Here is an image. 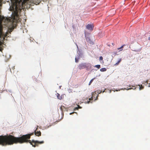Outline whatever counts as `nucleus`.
Listing matches in <instances>:
<instances>
[{
    "label": "nucleus",
    "instance_id": "obj_1",
    "mask_svg": "<svg viewBox=\"0 0 150 150\" xmlns=\"http://www.w3.org/2000/svg\"><path fill=\"white\" fill-rule=\"evenodd\" d=\"M20 138H16L13 136L9 135L8 136L5 135L0 136V145H6L13 144L14 143H16Z\"/></svg>",
    "mask_w": 150,
    "mask_h": 150
},
{
    "label": "nucleus",
    "instance_id": "obj_2",
    "mask_svg": "<svg viewBox=\"0 0 150 150\" xmlns=\"http://www.w3.org/2000/svg\"><path fill=\"white\" fill-rule=\"evenodd\" d=\"M33 133L26 135H23L22 136L20 137H16V138H20V139H19L16 143H14V144H17L19 143L20 144L23 143L24 142H29L34 147H35L36 146H38V144H42L44 143V141L39 142L38 141H35L33 140L32 141L31 140H28V139H30V136L33 135Z\"/></svg>",
    "mask_w": 150,
    "mask_h": 150
},
{
    "label": "nucleus",
    "instance_id": "obj_3",
    "mask_svg": "<svg viewBox=\"0 0 150 150\" xmlns=\"http://www.w3.org/2000/svg\"><path fill=\"white\" fill-rule=\"evenodd\" d=\"M88 64L86 63H82L79 64L78 66V68L80 70L84 68L88 69Z\"/></svg>",
    "mask_w": 150,
    "mask_h": 150
},
{
    "label": "nucleus",
    "instance_id": "obj_4",
    "mask_svg": "<svg viewBox=\"0 0 150 150\" xmlns=\"http://www.w3.org/2000/svg\"><path fill=\"white\" fill-rule=\"evenodd\" d=\"M85 38H86V41L90 44L93 45V42L91 41L90 38L88 37H87L86 35H85Z\"/></svg>",
    "mask_w": 150,
    "mask_h": 150
},
{
    "label": "nucleus",
    "instance_id": "obj_5",
    "mask_svg": "<svg viewBox=\"0 0 150 150\" xmlns=\"http://www.w3.org/2000/svg\"><path fill=\"white\" fill-rule=\"evenodd\" d=\"M86 28L90 30H93L94 26L93 25L88 24L86 26Z\"/></svg>",
    "mask_w": 150,
    "mask_h": 150
},
{
    "label": "nucleus",
    "instance_id": "obj_6",
    "mask_svg": "<svg viewBox=\"0 0 150 150\" xmlns=\"http://www.w3.org/2000/svg\"><path fill=\"white\" fill-rule=\"evenodd\" d=\"M57 98L58 99H59L61 100L63 99V98H64V95H62L61 96H60V95L58 93H57Z\"/></svg>",
    "mask_w": 150,
    "mask_h": 150
},
{
    "label": "nucleus",
    "instance_id": "obj_7",
    "mask_svg": "<svg viewBox=\"0 0 150 150\" xmlns=\"http://www.w3.org/2000/svg\"><path fill=\"white\" fill-rule=\"evenodd\" d=\"M37 129H36L35 131V134L36 136H41V132H40V131H37Z\"/></svg>",
    "mask_w": 150,
    "mask_h": 150
},
{
    "label": "nucleus",
    "instance_id": "obj_8",
    "mask_svg": "<svg viewBox=\"0 0 150 150\" xmlns=\"http://www.w3.org/2000/svg\"><path fill=\"white\" fill-rule=\"evenodd\" d=\"M125 46V45L124 44L123 45H122V46L118 48L117 49L118 50H120L119 51H122L123 50L122 48H123Z\"/></svg>",
    "mask_w": 150,
    "mask_h": 150
},
{
    "label": "nucleus",
    "instance_id": "obj_9",
    "mask_svg": "<svg viewBox=\"0 0 150 150\" xmlns=\"http://www.w3.org/2000/svg\"><path fill=\"white\" fill-rule=\"evenodd\" d=\"M121 60L122 59L121 58L115 64V66L119 64V63L121 62Z\"/></svg>",
    "mask_w": 150,
    "mask_h": 150
},
{
    "label": "nucleus",
    "instance_id": "obj_10",
    "mask_svg": "<svg viewBox=\"0 0 150 150\" xmlns=\"http://www.w3.org/2000/svg\"><path fill=\"white\" fill-rule=\"evenodd\" d=\"M106 69L105 68H103L100 69V71L103 72L106 71Z\"/></svg>",
    "mask_w": 150,
    "mask_h": 150
},
{
    "label": "nucleus",
    "instance_id": "obj_11",
    "mask_svg": "<svg viewBox=\"0 0 150 150\" xmlns=\"http://www.w3.org/2000/svg\"><path fill=\"white\" fill-rule=\"evenodd\" d=\"M138 86H139V90H142V89H143L144 88V87L142 86V84L141 85H138Z\"/></svg>",
    "mask_w": 150,
    "mask_h": 150
},
{
    "label": "nucleus",
    "instance_id": "obj_12",
    "mask_svg": "<svg viewBox=\"0 0 150 150\" xmlns=\"http://www.w3.org/2000/svg\"><path fill=\"white\" fill-rule=\"evenodd\" d=\"M94 67L97 68L98 69H99L100 68V65H97L95 66Z\"/></svg>",
    "mask_w": 150,
    "mask_h": 150
},
{
    "label": "nucleus",
    "instance_id": "obj_13",
    "mask_svg": "<svg viewBox=\"0 0 150 150\" xmlns=\"http://www.w3.org/2000/svg\"><path fill=\"white\" fill-rule=\"evenodd\" d=\"M81 108V107L80 106L78 105V107H76L74 109V110H78V108Z\"/></svg>",
    "mask_w": 150,
    "mask_h": 150
},
{
    "label": "nucleus",
    "instance_id": "obj_14",
    "mask_svg": "<svg viewBox=\"0 0 150 150\" xmlns=\"http://www.w3.org/2000/svg\"><path fill=\"white\" fill-rule=\"evenodd\" d=\"M94 78H93V79H92L90 81L89 83V85H90L91 84V83L92 82L93 80H94Z\"/></svg>",
    "mask_w": 150,
    "mask_h": 150
},
{
    "label": "nucleus",
    "instance_id": "obj_15",
    "mask_svg": "<svg viewBox=\"0 0 150 150\" xmlns=\"http://www.w3.org/2000/svg\"><path fill=\"white\" fill-rule=\"evenodd\" d=\"M79 59V58H77V57H76L75 58V62L76 63L77 62H78V59Z\"/></svg>",
    "mask_w": 150,
    "mask_h": 150
},
{
    "label": "nucleus",
    "instance_id": "obj_16",
    "mask_svg": "<svg viewBox=\"0 0 150 150\" xmlns=\"http://www.w3.org/2000/svg\"><path fill=\"white\" fill-rule=\"evenodd\" d=\"M103 57L102 56H100L99 58V60L100 61H101L103 60Z\"/></svg>",
    "mask_w": 150,
    "mask_h": 150
},
{
    "label": "nucleus",
    "instance_id": "obj_17",
    "mask_svg": "<svg viewBox=\"0 0 150 150\" xmlns=\"http://www.w3.org/2000/svg\"><path fill=\"white\" fill-rule=\"evenodd\" d=\"M89 100H93V96L91 97V98L89 99Z\"/></svg>",
    "mask_w": 150,
    "mask_h": 150
},
{
    "label": "nucleus",
    "instance_id": "obj_18",
    "mask_svg": "<svg viewBox=\"0 0 150 150\" xmlns=\"http://www.w3.org/2000/svg\"><path fill=\"white\" fill-rule=\"evenodd\" d=\"M76 113V114H77V113H76V112H73L70 113V115H71L72 114H73V113Z\"/></svg>",
    "mask_w": 150,
    "mask_h": 150
},
{
    "label": "nucleus",
    "instance_id": "obj_19",
    "mask_svg": "<svg viewBox=\"0 0 150 150\" xmlns=\"http://www.w3.org/2000/svg\"><path fill=\"white\" fill-rule=\"evenodd\" d=\"M90 102V101H88V102H87V103H89Z\"/></svg>",
    "mask_w": 150,
    "mask_h": 150
},
{
    "label": "nucleus",
    "instance_id": "obj_20",
    "mask_svg": "<svg viewBox=\"0 0 150 150\" xmlns=\"http://www.w3.org/2000/svg\"><path fill=\"white\" fill-rule=\"evenodd\" d=\"M148 39H149V40H150V37H149Z\"/></svg>",
    "mask_w": 150,
    "mask_h": 150
},
{
    "label": "nucleus",
    "instance_id": "obj_21",
    "mask_svg": "<svg viewBox=\"0 0 150 150\" xmlns=\"http://www.w3.org/2000/svg\"><path fill=\"white\" fill-rule=\"evenodd\" d=\"M132 89V88H129L128 89H127V90H128V89Z\"/></svg>",
    "mask_w": 150,
    "mask_h": 150
},
{
    "label": "nucleus",
    "instance_id": "obj_22",
    "mask_svg": "<svg viewBox=\"0 0 150 150\" xmlns=\"http://www.w3.org/2000/svg\"><path fill=\"white\" fill-rule=\"evenodd\" d=\"M101 92V91H100V92H98V93H100Z\"/></svg>",
    "mask_w": 150,
    "mask_h": 150
},
{
    "label": "nucleus",
    "instance_id": "obj_23",
    "mask_svg": "<svg viewBox=\"0 0 150 150\" xmlns=\"http://www.w3.org/2000/svg\"><path fill=\"white\" fill-rule=\"evenodd\" d=\"M104 91H103V93L104 92Z\"/></svg>",
    "mask_w": 150,
    "mask_h": 150
},
{
    "label": "nucleus",
    "instance_id": "obj_24",
    "mask_svg": "<svg viewBox=\"0 0 150 150\" xmlns=\"http://www.w3.org/2000/svg\"><path fill=\"white\" fill-rule=\"evenodd\" d=\"M98 97V96L96 97V98H97Z\"/></svg>",
    "mask_w": 150,
    "mask_h": 150
}]
</instances>
